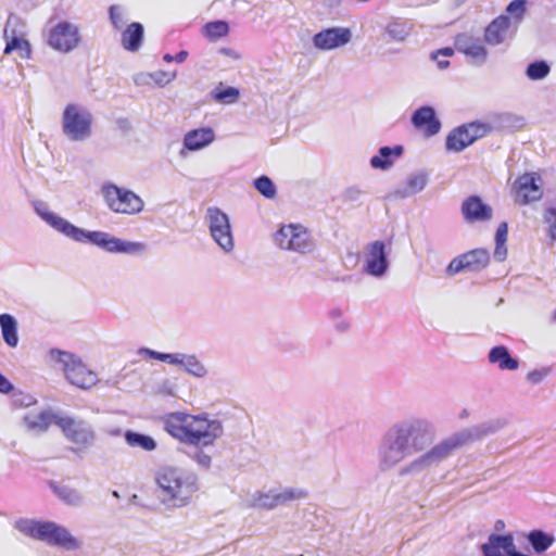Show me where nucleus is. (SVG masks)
<instances>
[{"label": "nucleus", "mask_w": 556, "mask_h": 556, "mask_svg": "<svg viewBox=\"0 0 556 556\" xmlns=\"http://www.w3.org/2000/svg\"><path fill=\"white\" fill-rule=\"evenodd\" d=\"M505 528V522L502 519H497L494 523L495 531H502Z\"/></svg>", "instance_id": "63"}, {"label": "nucleus", "mask_w": 556, "mask_h": 556, "mask_svg": "<svg viewBox=\"0 0 556 556\" xmlns=\"http://www.w3.org/2000/svg\"><path fill=\"white\" fill-rule=\"evenodd\" d=\"M508 235V224L506 222H502L495 232V249H494V258L498 262H503L507 257V241Z\"/></svg>", "instance_id": "37"}, {"label": "nucleus", "mask_w": 556, "mask_h": 556, "mask_svg": "<svg viewBox=\"0 0 556 556\" xmlns=\"http://www.w3.org/2000/svg\"><path fill=\"white\" fill-rule=\"evenodd\" d=\"M189 414L170 413L163 418V428L173 438L188 444V439L194 438L189 432Z\"/></svg>", "instance_id": "20"}, {"label": "nucleus", "mask_w": 556, "mask_h": 556, "mask_svg": "<svg viewBox=\"0 0 556 556\" xmlns=\"http://www.w3.org/2000/svg\"><path fill=\"white\" fill-rule=\"evenodd\" d=\"M334 327L338 331L345 332L350 328V323L345 319H342L336 323Z\"/></svg>", "instance_id": "59"}, {"label": "nucleus", "mask_w": 556, "mask_h": 556, "mask_svg": "<svg viewBox=\"0 0 556 556\" xmlns=\"http://www.w3.org/2000/svg\"><path fill=\"white\" fill-rule=\"evenodd\" d=\"M389 265L386 243L381 240L369 243L367 245L364 271L372 277L380 278L386 275L389 269Z\"/></svg>", "instance_id": "16"}, {"label": "nucleus", "mask_w": 556, "mask_h": 556, "mask_svg": "<svg viewBox=\"0 0 556 556\" xmlns=\"http://www.w3.org/2000/svg\"><path fill=\"white\" fill-rule=\"evenodd\" d=\"M50 358L62 366L67 381L80 389H90L99 381L94 371L87 368L75 354L59 349L49 351Z\"/></svg>", "instance_id": "6"}, {"label": "nucleus", "mask_w": 556, "mask_h": 556, "mask_svg": "<svg viewBox=\"0 0 556 556\" xmlns=\"http://www.w3.org/2000/svg\"><path fill=\"white\" fill-rule=\"evenodd\" d=\"M253 186L266 199H274L277 194V188L274 181L266 175L255 178Z\"/></svg>", "instance_id": "43"}, {"label": "nucleus", "mask_w": 556, "mask_h": 556, "mask_svg": "<svg viewBox=\"0 0 556 556\" xmlns=\"http://www.w3.org/2000/svg\"><path fill=\"white\" fill-rule=\"evenodd\" d=\"M36 214L52 229L78 243H90L113 254H138L146 251L142 242L127 241L101 230H87L51 212L41 200L33 202Z\"/></svg>", "instance_id": "3"}, {"label": "nucleus", "mask_w": 556, "mask_h": 556, "mask_svg": "<svg viewBox=\"0 0 556 556\" xmlns=\"http://www.w3.org/2000/svg\"><path fill=\"white\" fill-rule=\"evenodd\" d=\"M488 361L497 365L501 370H517L519 368V361L511 356L505 345L493 346L488 353Z\"/></svg>", "instance_id": "27"}, {"label": "nucleus", "mask_w": 556, "mask_h": 556, "mask_svg": "<svg viewBox=\"0 0 556 556\" xmlns=\"http://www.w3.org/2000/svg\"><path fill=\"white\" fill-rule=\"evenodd\" d=\"M410 30L412 25L401 17H393L386 26V34L393 41H404Z\"/></svg>", "instance_id": "36"}, {"label": "nucleus", "mask_w": 556, "mask_h": 556, "mask_svg": "<svg viewBox=\"0 0 556 556\" xmlns=\"http://www.w3.org/2000/svg\"><path fill=\"white\" fill-rule=\"evenodd\" d=\"M363 193L364 192L358 187L353 186L344 190L342 199L344 202H357L361 200Z\"/></svg>", "instance_id": "51"}, {"label": "nucleus", "mask_w": 556, "mask_h": 556, "mask_svg": "<svg viewBox=\"0 0 556 556\" xmlns=\"http://www.w3.org/2000/svg\"><path fill=\"white\" fill-rule=\"evenodd\" d=\"M138 353L140 355H144L151 359L164 362L166 364H168V361H169V357L172 354V353L157 352V351L151 350L149 348H140Z\"/></svg>", "instance_id": "48"}, {"label": "nucleus", "mask_w": 556, "mask_h": 556, "mask_svg": "<svg viewBox=\"0 0 556 556\" xmlns=\"http://www.w3.org/2000/svg\"><path fill=\"white\" fill-rule=\"evenodd\" d=\"M330 317L334 320L337 318H340L342 313L340 309L336 308V309H332L330 313H329Z\"/></svg>", "instance_id": "64"}, {"label": "nucleus", "mask_w": 556, "mask_h": 556, "mask_svg": "<svg viewBox=\"0 0 556 556\" xmlns=\"http://www.w3.org/2000/svg\"><path fill=\"white\" fill-rule=\"evenodd\" d=\"M240 91L236 87H224L222 84L216 87L212 92L211 97L214 101L225 104H232L238 101Z\"/></svg>", "instance_id": "39"}, {"label": "nucleus", "mask_w": 556, "mask_h": 556, "mask_svg": "<svg viewBox=\"0 0 556 556\" xmlns=\"http://www.w3.org/2000/svg\"><path fill=\"white\" fill-rule=\"evenodd\" d=\"M188 58V51L180 50L175 55H172L169 53H166L163 55V60L167 63L169 62H177V63H184Z\"/></svg>", "instance_id": "52"}, {"label": "nucleus", "mask_w": 556, "mask_h": 556, "mask_svg": "<svg viewBox=\"0 0 556 556\" xmlns=\"http://www.w3.org/2000/svg\"><path fill=\"white\" fill-rule=\"evenodd\" d=\"M93 116L79 104L70 103L62 114V131L71 141H85L91 137Z\"/></svg>", "instance_id": "7"}, {"label": "nucleus", "mask_w": 556, "mask_h": 556, "mask_svg": "<svg viewBox=\"0 0 556 556\" xmlns=\"http://www.w3.org/2000/svg\"><path fill=\"white\" fill-rule=\"evenodd\" d=\"M434 435V426L426 418H409L394 424L379 444V468L382 471L394 468L407 456L429 446Z\"/></svg>", "instance_id": "1"}, {"label": "nucleus", "mask_w": 556, "mask_h": 556, "mask_svg": "<svg viewBox=\"0 0 556 556\" xmlns=\"http://www.w3.org/2000/svg\"><path fill=\"white\" fill-rule=\"evenodd\" d=\"M214 139L215 132L210 127L192 129L184 137V148L189 151H198L211 144Z\"/></svg>", "instance_id": "26"}, {"label": "nucleus", "mask_w": 556, "mask_h": 556, "mask_svg": "<svg viewBox=\"0 0 556 556\" xmlns=\"http://www.w3.org/2000/svg\"><path fill=\"white\" fill-rule=\"evenodd\" d=\"M55 425L68 442L81 448H90L97 442L98 437L93 426L80 417L62 414L55 417Z\"/></svg>", "instance_id": "8"}, {"label": "nucleus", "mask_w": 556, "mask_h": 556, "mask_svg": "<svg viewBox=\"0 0 556 556\" xmlns=\"http://www.w3.org/2000/svg\"><path fill=\"white\" fill-rule=\"evenodd\" d=\"M496 124L502 128L514 129L523 125V118L511 113H501L495 116Z\"/></svg>", "instance_id": "45"}, {"label": "nucleus", "mask_w": 556, "mask_h": 556, "mask_svg": "<svg viewBox=\"0 0 556 556\" xmlns=\"http://www.w3.org/2000/svg\"><path fill=\"white\" fill-rule=\"evenodd\" d=\"M427 184L428 175L426 172L420 170L413 173L407 177L405 186L396 188L392 193H390V197L393 199L408 198L422 191Z\"/></svg>", "instance_id": "24"}, {"label": "nucleus", "mask_w": 556, "mask_h": 556, "mask_svg": "<svg viewBox=\"0 0 556 556\" xmlns=\"http://www.w3.org/2000/svg\"><path fill=\"white\" fill-rule=\"evenodd\" d=\"M49 485L58 498L64 504L74 507H79L85 504L86 498L77 489L54 481H51Z\"/></svg>", "instance_id": "28"}, {"label": "nucleus", "mask_w": 556, "mask_h": 556, "mask_svg": "<svg viewBox=\"0 0 556 556\" xmlns=\"http://www.w3.org/2000/svg\"><path fill=\"white\" fill-rule=\"evenodd\" d=\"M205 219L214 241L223 251L231 252L235 241L228 215L216 206H210L206 208Z\"/></svg>", "instance_id": "12"}, {"label": "nucleus", "mask_w": 556, "mask_h": 556, "mask_svg": "<svg viewBox=\"0 0 556 556\" xmlns=\"http://www.w3.org/2000/svg\"><path fill=\"white\" fill-rule=\"evenodd\" d=\"M14 389V386L12 382L0 372V393L2 394H9Z\"/></svg>", "instance_id": "54"}, {"label": "nucleus", "mask_w": 556, "mask_h": 556, "mask_svg": "<svg viewBox=\"0 0 556 556\" xmlns=\"http://www.w3.org/2000/svg\"><path fill=\"white\" fill-rule=\"evenodd\" d=\"M469 139L467 129L462 124L447 134L445 149L447 152L459 153L472 144L468 141Z\"/></svg>", "instance_id": "31"}, {"label": "nucleus", "mask_w": 556, "mask_h": 556, "mask_svg": "<svg viewBox=\"0 0 556 556\" xmlns=\"http://www.w3.org/2000/svg\"><path fill=\"white\" fill-rule=\"evenodd\" d=\"M527 10V0H513L506 7V12L515 17L517 21H521Z\"/></svg>", "instance_id": "46"}, {"label": "nucleus", "mask_w": 556, "mask_h": 556, "mask_svg": "<svg viewBox=\"0 0 556 556\" xmlns=\"http://www.w3.org/2000/svg\"><path fill=\"white\" fill-rule=\"evenodd\" d=\"M124 440L129 447L140 448L146 452H153L157 447L154 438L135 430H126L124 432Z\"/></svg>", "instance_id": "32"}, {"label": "nucleus", "mask_w": 556, "mask_h": 556, "mask_svg": "<svg viewBox=\"0 0 556 556\" xmlns=\"http://www.w3.org/2000/svg\"><path fill=\"white\" fill-rule=\"evenodd\" d=\"M437 61V65L440 70H445L450 66V62L447 60H435Z\"/></svg>", "instance_id": "62"}, {"label": "nucleus", "mask_w": 556, "mask_h": 556, "mask_svg": "<svg viewBox=\"0 0 556 556\" xmlns=\"http://www.w3.org/2000/svg\"><path fill=\"white\" fill-rule=\"evenodd\" d=\"M116 11H117L116 7L112 5L110 8V18H111L112 24L115 27H118V24L122 22V15L118 14Z\"/></svg>", "instance_id": "57"}, {"label": "nucleus", "mask_w": 556, "mask_h": 556, "mask_svg": "<svg viewBox=\"0 0 556 556\" xmlns=\"http://www.w3.org/2000/svg\"><path fill=\"white\" fill-rule=\"evenodd\" d=\"M63 413H53V412H41L37 415H27L24 417L23 422L27 430L43 433L46 432L51 424L55 425V417L62 416Z\"/></svg>", "instance_id": "29"}, {"label": "nucleus", "mask_w": 556, "mask_h": 556, "mask_svg": "<svg viewBox=\"0 0 556 556\" xmlns=\"http://www.w3.org/2000/svg\"><path fill=\"white\" fill-rule=\"evenodd\" d=\"M104 432L110 437L117 438V437H122V435L124 437L125 431H123L122 428H119V427H108L104 429Z\"/></svg>", "instance_id": "58"}, {"label": "nucleus", "mask_w": 556, "mask_h": 556, "mask_svg": "<svg viewBox=\"0 0 556 556\" xmlns=\"http://www.w3.org/2000/svg\"><path fill=\"white\" fill-rule=\"evenodd\" d=\"M14 528L24 535L47 543L50 546L62 547L66 551H76L81 543L70 530L50 520H37L20 518L15 521Z\"/></svg>", "instance_id": "4"}, {"label": "nucleus", "mask_w": 556, "mask_h": 556, "mask_svg": "<svg viewBox=\"0 0 556 556\" xmlns=\"http://www.w3.org/2000/svg\"><path fill=\"white\" fill-rule=\"evenodd\" d=\"M464 219L469 224L489 222L493 217V208L479 195H469L460 206Z\"/></svg>", "instance_id": "18"}, {"label": "nucleus", "mask_w": 556, "mask_h": 556, "mask_svg": "<svg viewBox=\"0 0 556 556\" xmlns=\"http://www.w3.org/2000/svg\"><path fill=\"white\" fill-rule=\"evenodd\" d=\"M79 41L78 27L67 21H61L50 29L48 42L56 51L71 52Z\"/></svg>", "instance_id": "13"}, {"label": "nucleus", "mask_w": 556, "mask_h": 556, "mask_svg": "<svg viewBox=\"0 0 556 556\" xmlns=\"http://www.w3.org/2000/svg\"><path fill=\"white\" fill-rule=\"evenodd\" d=\"M465 269H467L465 257L464 254H460L450 262L448 266L446 267V273L448 275H456Z\"/></svg>", "instance_id": "49"}, {"label": "nucleus", "mask_w": 556, "mask_h": 556, "mask_svg": "<svg viewBox=\"0 0 556 556\" xmlns=\"http://www.w3.org/2000/svg\"><path fill=\"white\" fill-rule=\"evenodd\" d=\"M533 553L543 554L546 552L555 542V536L552 533H547L541 529H534L526 535Z\"/></svg>", "instance_id": "33"}, {"label": "nucleus", "mask_w": 556, "mask_h": 556, "mask_svg": "<svg viewBox=\"0 0 556 556\" xmlns=\"http://www.w3.org/2000/svg\"><path fill=\"white\" fill-rule=\"evenodd\" d=\"M219 52L232 59H239V54L231 48H222Z\"/></svg>", "instance_id": "61"}, {"label": "nucleus", "mask_w": 556, "mask_h": 556, "mask_svg": "<svg viewBox=\"0 0 556 556\" xmlns=\"http://www.w3.org/2000/svg\"><path fill=\"white\" fill-rule=\"evenodd\" d=\"M320 2L327 9H336L340 5L341 0H320Z\"/></svg>", "instance_id": "60"}, {"label": "nucleus", "mask_w": 556, "mask_h": 556, "mask_svg": "<svg viewBox=\"0 0 556 556\" xmlns=\"http://www.w3.org/2000/svg\"><path fill=\"white\" fill-rule=\"evenodd\" d=\"M0 328L3 341L10 348H16L18 344L17 321L11 314H0Z\"/></svg>", "instance_id": "34"}, {"label": "nucleus", "mask_w": 556, "mask_h": 556, "mask_svg": "<svg viewBox=\"0 0 556 556\" xmlns=\"http://www.w3.org/2000/svg\"><path fill=\"white\" fill-rule=\"evenodd\" d=\"M455 47L459 52L471 58L478 65L483 64L486 60L488 51L480 38L468 34H460L455 39Z\"/></svg>", "instance_id": "21"}, {"label": "nucleus", "mask_w": 556, "mask_h": 556, "mask_svg": "<svg viewBox=\"0 0 556 556\" xmlns=\"http://www.w3.org/2000/svg\"><path fill=\"white\" fill-rule=\"evenodd\" d=\"M156 482L162 490L163 501L176 507L185 506L198 490V477L175 467H162L156 473Z\"/></svg>", "instance_id": "5"}, {"label": "nucleus", "mask_w": 556, "mask_h": 556, "mask_svg": "<svg viewBox=\"0 0 556 556\" xmlns=\"http://www.w3.org/2000/svg\"><path fill=\"white\" fill-rule=\"evenodd\" d=\"M192 458L197 462V464L204 469H208L211 467L212 458L210 455L204 453L199 446H195V451L192 455Z\"/></svg>", "instance_id": "50"}, {"label": "nucleus", "mask_w": 556, "mask_h": 556, "mask_svg": "<svg viewBox=\"0 0 556 556\" xmlns=\"http://www.w3.org/2000/svg\"><path fill=\"white\" fill-rule=\"evenodd\" d=\"M506 425V419L494 418L463 428L440 441L428 452L424 453L408 465L402 467L400 475L407 476L420 473L429 468L435 467L448 458L455 451L467 444L481 441L486 437L495 434Z\"/></svg>", "instance_id": "2"}, {"label": "nucleus", "mask_w": 556, "mask_h": 556, "mask_svg": "<svg viewBox=\"0 0 556 556\" xmlns=\"http://www.w3.org/2000/svg\"><path fill=\"white\" fill-rule=\"evenodd\" d=\"M276 244L283 250L305 254L314 250V242L306 228L302 225H283L275 233Z\"/></svg>", "instance_id": "10"}, {"label": "nucleus", "mask_w": 556, "mask_h": 556, "mask_svg": "<svg viewBox=\"0 0 556 556\" xmlns=\"http://www.w3.org/2000/svg\"><path fill=\"white\" fill-rule=\"evenodd\" d=\"M229 33V25L226 21H212L206 23L202 28V34L210 40H217Z\"/></svg>", "instance_id": "40"}, {"label": "nucleus", "mask_w": 556, "mask_h": 556, "mask_svg": "<svg viewBox=\"0 0 556 556\" xmlns=\"http://www.w3.org/2000/svg\"><path fill=\"white\" fill-rule=\"evenodd\" d=\"M543 222L547 228L548 244L553 245L556 242V208L547 207L543 214Z\"/></svg>", "instance_id": "44"}, {"label": "nucleus", "mask_w": 556, "mask_h": 556, "mask_svg": "<svg viewBox=\"0 0 556 556\" xmlns=\"http://www.w3.org/2000/svg\"><path fill=\"white\" fill-rule=\"evenodd\" d=\"M102 193L106 205L115 213L135 215L144 207L143 200L137 193L114 184H105Z\"/></svg>", "instance_id": "9"}, {"label": "nucleus", "mask_w": 556, "mask_h": 556, "mask_svg": "<svg viewBox=\"0 0 556 556\" xmlns=\"http://www.w3.org/2000/svg\"><path fill=\"white\" fill-rule=\"evenodd\" d=\"M467 270L480 271L484 269L490 263L489 250L484 248L473 249L466 253H463Z\"/></svg>", "instance_id": "35"}, {"label": "nucleus", "mask_w": 556, "mask_h": 556, "mask_svg": "<svg viewBox=\"0 0 556 556\" xmlns=\"http://www.w3.org/2000/svg\"><path fill=\"white\" fill-rule=\"evenodd\" d=\"M412 125L422 131L425 137H433L441 130L442 124L435 109L431 105H422L416 109L410 116Z\"/></svg>", "instance_id": "17"}, {"label": "nucleus", "mask_w": 556, "mask_h": 556, "mask_svg": "<svg viewBox=\"0 0 556 556\" xmlns=\"http://www.w3.org/2000/svg\"><path fill=\"white\" fill-rule=\"evenodd\" d=\"M510 26V18L507 15H500L494 18L484 30V41L491 46H497L505 41Z\"/></svg>", "instance_id": "25"}, {"label": "nucleus", "mask_w": 556, "mask_h": 556, "mask_svg": "<svg viewBox=\"0 0 556 556\" xmlns=\"http://www.w3.org/2000/svg\"><path fill=\"white\" fill-rule=\"evenodd\" d=\"M465 128L467 129L468 137L470 138L468 141L472 144L478 140L486 135H489L492 130V126L488 123L475 121L470 123L463 124Z\"/></svg>", "instance_id": "42"}, {"label": "nucleus", "mask_w": 556, "mask_h": 556, "mask_svg": "<svg viewBox=\"0 0 556 556\" xmlns=\"http://www.w3.org/2000/svg\"><path fill=\"white\" fill-rule=\"evenodd\" d=\"M352 39V31L348 27H329L313 36L315 48L329 51L348 45Z\"/></svg>", "instance_id": "15"}, {"label": "nucleus", "mask_w": 556, "mask_h": 556, "mask_svg": "<svg viewBox=\"0 0 556 556\" xmlns=\"http://www.w3.org/2000/svg\"><path fill=\"white\" fill-rule=\"evenodd\" d=\"M540 180V176L535 173H526L517 178L515 188L521 204H528L542 198Z\"/></svg>", "instance_id": "19"}, {"label": "nucleus", "mask_w": 556, "mask_h": 556, "mask_svg": "<svg viewBox=\"0 0 556 556\" xmlns=\"http://www.w3.org/2000/svg\"><path fill=\"white\" fill-rule=\"evenodd\" d=\"M551 73V65L545 60H535L530 62L525 71L528 79L538 81L546 78Z\"/></svg>", "instance_id": "38"}, {"label": "nucleus", "mask_w": 556, "mask_h": 556, "mask_svg": "<svg viewBox=\"0 0 556 556\" xmlns=\"http://www.w3.org/2000/svg\"><path fill=\"white\" fill-rule=\"evenodd\" d=\"M551 374V367H541L531 370L527 375V380L532 384L541 383Z\"/></svg>", "instance_id": "47"}, {"label": "nucleus", "mask_w": 556, "mask_h": 556, "mask_svg": "<svg viewBox=\"0 0 556 556\" xmlns=\"http://www.w3.org/2000/svg\"><path fill=\"white\" fill-rule=\"evenodd\" d=\"M453 54H454L453 48L445 47V48H442V49H439V50L432 52L430 56L432 60H437L440 55L447 58V56H452Z\"/></svg>", "instance_id": "56"}, {"label": "nucleus", "mask_w": 556, "mask_h": 556, "mask_svg": "<svg viewBox=\"0 0 556 556\" xmlns=\"http://www.w3.org/2000/svg\"><path fill=\"white\" fill-rule=\"evenodd\" d=\"M176 77V73H165V72H159L154 75V79L156 84L164 86L166 84H169L173 81Z\"/></svg>", "instance_id": "53"}, {"label": "nucleus", "mask_w": 556, "mask_h": 556, "mask_svg": "<svg viewBox=\"0 0 556 556\" xmlns=\"http://www.w3.org/2000/svg\"><path fill=\"white\" fill-rule=\"evenodd\" d=\"M182 370L195 378H204L208 370L205 365L198 358L195 354H187Z\"/></svg>", "instance_id": "41"}, {"label": "nucleus", "mask_w": 556, "mask_h": 556, "mask_svg": "<svg viewBox=\"0 0 556 556\" xmlns=\"http://www.w3.org/2000/svg\"><path fill=\"white\" fill-rule=\"evenodd\" d=\"M306 492L298 489H283L282 491L269 490L268 492H255L252 496L251 506L260 509H274L289 502L303 498Z\"/></svg>", "instance_id": "14"}, {"label": "nucleus", "mask_w": 556, "mask_h": 556, "mask_svg": "<svg viewBox=\"0 0 556 556\" xmlns=\"http://www.w3.org/2000/svg\"><path fill=\"white\" fill-rule=\"evenodd\" d=\"M144 36L143 25L139 22H132L122 33V46L125 50L136 52L140 49Z\"/></svg>", "instance_id": "30"}, {"label": "nucleus", "mask_w": 556, "mask_h": 556, "mask_svg": "<svg viewBox=\"0 0 556 556\" xmlns=\"http://www.w3.org/2000/svg\"><path fill=\"white\" fill-rule=\"evenodd\" d=\"M403 153L404 147L402 144L383 146L379 148L377 154L370 157L369 164L375 169L387 170Z\"/></svg>", "instance_id": "22"}, {"label": "nucleus", "mask_w": 556, "mask_h": 556, "mask_svg": "<svg viewBox=\"0 0 556 556\" xmlns=\"http://www.w3.org/2000/svg\"><path fill=\"white\" fill-rule=\"evenodd\" d=\"M13 18H15V16L10 14L4 27L3 38L5 40V48L3 53L10 54L13 51H17L22 59H29L31 54L30 43L26 39L16 36L14 29L12 30V36L9 35V26Z\"/></svg>", "instance_id": "23"}, {"label": "nucleus", "mask_w": 556, "mask_h": 556, "mask_svg": "<svg viewBox=\"0 0 556 556\" xmlns=\"http://www.w3.org/2000/svg\"><path fill=\"white\" fill-rule=\"evenodd\" d=\"M186 355V353H172L168 364L178 366L180 369H182V364H185Z\"/></svg>", "instance_id": "55"}, {"label": "nucleus", "mask_w": 556, "mask_h": 556, "mask_svg": "<svg viewBox=\"0 0 556 556\" xmlns=\"http://www.w3.org/2000/svg\"><path fill=\"white\" fill-rule=\"evenodd\" d=\"M189 432L194 438L188 439V444L208 446L223 435L224 428L218 419H208L205 415H190Z\"/></svg>", "instance_id": "11"}]
</instances>
